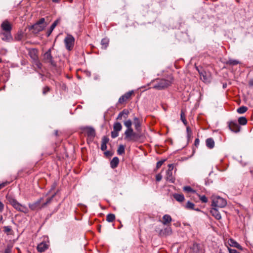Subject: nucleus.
Wrapping results in <instances>:
<instances>
[{
    "label": "nucleus",
    "mask_w": 253,
    "mask_h": 253,
    "mask_svg": "<svg viewBox=\"0 0 253 253\" xmlns=\"http://www.w3.org/2000/svg\"><path fill=\"white\" fill-rule=\"evenodd\" d=\"M192 250L194 251L195 253H198L199 251V245L197 244H194L193 245Z\"/></svg>",
    "instance_id": "obj_42"
},
{
    "label": "nucleus",
    "mask_w": 253,
    "mask_h": 253,
    "mask_svg": "<svg viewBox=\"0 0 253 253\" xmlns=\"http://www.w3.org/2000/svg\"><path fill=\"white\" fill-rule=\"evenodd\" d=\"M216 253H225V252L222 249H219V250L217 251Z\"/></svg>",
    "instance_id": "obj_58"
},
{
    "label": "nucleus",
    "mask_w": 253,
    "mask_h": 253,
    "mask_svg": "<svg viewBox=\"0 0 253 253\" xmlns=\"http://www.w3.org/2000/svg\"><path fill=\"white\" fill-rule=\"evenodd\" d=\"M227 243L231 247H235L240 250H243V249L240 245L232 239H229L227 241Z\"/></svg>",
    "instance_id": "obj_17"
},
{
    "label": "nucleus",
    "mask_w": 253,
    "mask_h": 253,
    "mask_svg": "<svg viewBox=\"0 0 253 253\" xmlns=\"http://www.w3.org/2000/svg\"><path fill=\"white\" fill-rule=\"evenodd\" d=\"M43 61L45 63H49L51 66L55 67L56 62L53 60L51 54V48H49L43 55Z\"/></svg>",
    "instance_id": "obj_5"
},
{
    "label": "nucleus",
    "mask_w": 253,
    "mask_h": 253,
    "mask_svg": "<svg viewBox=\"0 0 253 253\" xmlns=\"http://www.w3.org/2000/svg\"><path fill=\"white\" fill-rule=\"evenodd\" d=\"M169 169L166 172V179L167 180L171 182V183H173L174 181V178L172 176V170L173 169V164H169L168 165Z\"/></svg>",
    "instance_id": "obj_10"
},
{
    "label": "nucleus",
    "mask_w": 253,
    "mask_h": 253,
    "mask_svg": "<svg viewBox=\"0 0 253 253\" xmlns=\"http://www.w3.org/2000/svg\"><path fill=\"white\" fill-rule=\"evenodd\" d=\"M121 113L123 116V118L126 119L128 116L129 111L127 109H124Z\"/></svg>",
    "instance_id": "obj_40"
},
{
    "label": "nucleus",
    "mask_w": 253,
    "mask_h": 253,
    "mask_svg": "<svg viewBox=\"0 0 253 253\" xmlns=\"http://www.w3.org/2000/svg\"><path fill=\"white\" fill-rule=\"evenodd\" d=\"M228 126L229 129L233 132L237 133L240 130V126L236 122H230L229 123Z\"/></svg>",
    "instance_id": "obj_13"
},
{
    "label": "nucleus",
    "mask_w": 253,
    "mask_h": 253,
    "mask_svg": "<svg viewBox=\"0 0 253 253\" xmlns=\"http://www.w3.org/2000/svg\"><path fill=\"white\" fill-rule=\"evenodd\" d=\"M226 87V84L225 85H223V87Z\"/></svg>",
    "instance_id": "obj_63"
},
{
    "label": "nucleus",
    "mask_w": 253,
    "mask_h": 253,
    "mask_svg": "<svg viewBox=\"0 0 253 253\" xmlns=\"http://www.w3.org/2000/svg\"><path fill=\"white\" fill-rule=\"evenodd\" d=\"M9 183V182L5 181V182H2V183L0 184V190L1 189L3 188V187H4L5 186H6V185H7Z\"/></svg>",
    "instance_id": "obj_47"
},
{
    "label": "nucleus",
    "mask_w": 253,
    "mask_h": 253,
    "mask_svg": "<svg viewBox=\"0 0 253 253\" xmlns=\"http://www.w3.org/2000/svg\"><path fill=\"white\" fill-rule=\"evenodd\" d=\"M210 212L211 215L214 216L216 219H220L221 218V214H220L218 211L215 208V207L212 208L211 211Z\"/></svg>",
    "instance_id": "obj_18"
},
{
    "label": "nucleus",
    "mask_w": 253,
    "mask_h": 253,
    "mask_svg": "<svg viewBox=\"0 0 253 253\" xmlns=\"http://www.w3.org/2000/svg\"><path fill=\"white\" fill-rule=\"evenodd\" d=\"M125 126L127 127L126 130L132 129V128L131 127L132 122L130 120H128L125 122L124 123Z\"/></svg>",
    "instance_id": "obj_31"
},
{
    "label": "nucleus",
    "mask_w": 253,
    "mask_h": 253,
    "mask_svg": "<svg viewBox=\"0 0 253 253\" xmlns=\"http://www.w3.org/2000/svg\"><path fill=\"white\" fill-rule=\"evenodd\" d=\"M194 144L195 146H197L199 144V139L197 138L195 139Z\"/></svg>",
    "instance_id": "obj_57"
},
{
    "label": "nucleus",
    "mask_w": 253,
    "mask_h": 253,
    "mask_svg": "<svg viewBox=\"0 0 253 253\" xmlns=\"http://www.w3.org/2000/svg\"><path fill=\"white\" fill-rule=\"evenodd\" d=\"M4 210V205L0 201V212H2Z\"/></svg>",
    "instance_id": "obj_52"
},
{
    "label": "nucleus",
    "mask_w": 253,
    "mask_h": 253,
    "mask_svg": "<svg viewBox=\"0 0 253 253\" xmlns=\"http://www.w3.org/2000/svg\"><path fill=\"white\" fill-rule=\"evenodd\" d=\"M1 35L2 36L1 39L3 41H8L11 39L10 32H4V33H2Z\"/></svg>",
    "instance_id": "obj_25"
},
{
    "label": "nucleus",
    "mask_w": 253,
    "mask_h": 253,
    "mask_svg": "<svg viewBox=\"0 0 253 253\" xmlns=\"http://www.w3.org/2000/svg\"><path fill=\"white\" fill-rule=\"evenodd\" d=\"M5 86L4 85L2 87H0V89H1V90H4L5 89Z\"/></svg>",
    "instance_id": "obj_61"
},
{
    "label": "nucleus",
    "mask_w": 253,
    "mask_h": 253,
    "mask_svg": "<svg viewBox=\"0 0 253 253\" xmlns=\"http://www.w3.org/2000/svg\"><path fill=\"white\" fill-rule=\"evenodd\" d=\"M107 149V145L106 144H105V143H101V149L102 150V151H105Z\"/></svg>",
    "instance_id": "obj_49"
},
{
    "label": "nucleus",
    "mask_w": 253,
    "mask_h": 253,
    "mask_svg": "<svg viewBox=\"0 0 253 253\" xmlns=\"http://www.w3.org/2000/svg\"><path fill=\"white\" fill-rule=\"evenodd\" d=\"M50 90L49 87L46 86L43 88L42 89V94L43 95H45L47 92H48Z\"/></svg>",
    "instance_id": "obj_43"
},
{
    "label": "nucleus",
    "mask_w": 253,
    "mask_h": 253,
    "mask_svg": "<svg viewBox=\"0 0 253 253\" xmlns=\"http://www.w3.org/2000/svg\"><path fill=\"white\" fill-rule=\"evenodd\" d=\"M43 198H41L35 203H29L28 205L29 208L32 211H37L42 209V208H43L42 204L41 205V202Z\"/></svg>",
    "instance_id": "obj_9"
},
{
    "label": "nucleus",
    "mask_w": 253,
    "mask_h": 253,
    "mask_svg": "<svg viewBox=\"0 0 253 253\" xmlns=\"http://www.w3.org/2000/svg\"><path fill=\"white\" fill-rule=\"evenodd\" d=\"M206 145L209 148L212 149L214 147V141L212 138H208L206 140Z\"/></svg>",
    "instance_id": "obj_23"
},
{
    "label": "nucleus",
    "mask_w": 253,
    "mask_h": 253,
    "mask_svg": "<svg viewBox=\"0 0 253 253\" xmlns=\"http://www.w3.org/2000/svg\"><path fill=\"white\" fill-rule=\"evenodd\" d=\"M133 124L137 131L140 132L141 131V124L139 119L138 118L135 117L134 118Z\"/></svg>",
    "instance_id": "obj_21"
},
{
    "label": "nucleus",
    "mask_w": 253,
    "mask_h": 253,
    "mask_svg": "<svg viewBox=\"0 0 253 253\" xmlns=\"http://www.w3.org/2000/svg\"><path fill=\"white\" fill-rule=\"evenodd\" d=\"M1 28L5 32H10L12 29L11 25L7 20H4L1 23Z\"/></svg>",
    "instance_id": "obj_14"
},
{
    "label": "nucleus",
    "mask_w": 253,
    "mask_h": 253,
    "mask_svg": "<svg viewBox=\"0 0 253 253\" xmlns=\"http://www.w3.org/2000/svg\"><path fill=\"white\" fill-rule=\"evenodd\" d=\"M46 25L44 18H42L33 26V28L35 33H38L43 30Z\"/></svg>",
    "instance_id": "obj_6"
},
{
    "label": "nucleus",
    "mask_w": 253,
    "mask_h": 253,
    "mask_svg": "<svg viewBox=\"0 0 253 253\" xmlns=\"http://www.w3.org/2000/svg\"><path fill=\"white\" fill-rule=\"evenodd\" d=\"M180 118H181V120L182 121V122L185 124L186 125V123H187V121H186V118H185V114L183 112V111H181V113H180Z\"/></svg>",
    "instance_id": "obj_37"
},
{
    "label": "nucleus",
    "mask_w": 253,
    "mask_h": 253,
    "mask_svg": "<svg viewBox=\"0 0 253 253\" xmlns=\"http://www.w3.org/2000/svg\"><path fill=\"white\" fill-rule=\"evenodd\" d=\"M54 196V195H53L51 197L48 198L47 199L46 202L45 203H44L42 204L43 207H45L47 204H49L51 202V201L52 200V199Z\"/></svg>",
    "instance_id": "obj_45"
},
{
    "label": "nucleus",
    "mask_w": 253,
    "mask_h": 253,
    "mask_svg": "<svg viewBox=\"0 0 253 253\" xmlns=\"http://www.w3.org/2000/svg\"><path fill=\"white\" fill-rule=\"evenodd\" d=\"M109 42V39H108L107 38H104L102 39L101 44L102 46V48L104 49H106L108 45Z\"/></svg>",
    "instance_id": "obj_27"
},
{
    "label": "nucleus",
    "mask_w": 253,
    "mask_h": 253,
    "mask_svg": "<svg viewBox=\"0 0 253 253\" xmlns=\"http://www.w3.org/2000/svg\"><path fill=\"white\" fill-rule=\"evenodd\" d=\"M238 123L241 125H245L247 123V120L244 117H241L238 119Z\"/></svg>",
    "instance_id": "obj_30"
},
{
    "label": "nucleus",
    "mask_w": 253,
    "mask_h": 253,
    "mask_svg": "<svg viewBox=\"0 0 253 253\" xmlns=\"http://www.w3.org/2000/svg\"><path fill=\"white\" fill-rule=\"evenodd\" d=\"M58 23V20L54 21L50 27V32L55 28Z\"/></svg>",
    "instance_id": "obj_46"
},
{
    "label": "nucleus",
    "mask_w": 253,
    "mask_h": 253,
    "mask_svg": "<svg viewBox=\"0 0 253 253\" xmlns=\"http://www.w3.org/2000/svg\"><path fill=\"white\" fill-rule=\"evenodd\" d=\"M195 205L190 201L187 202L186 205V208L189 210H195L194 209Z\"/></svg>",
    "instance_id": "obj_34"
},
{
    "label": "nucleus",
    "mask_w": 253,
    "mask_h": 253,
    "mask_svg": "<svg viewBox=\"0 0 253 253\" xmlns=\"http://www.w3.org/2000/svg\"><path fill=\"white\" fill-rule=\"evenodd\" d=\"M226 205L227 202L225 199L218 196H213L212 197L211 206L213 207L223 208Z\"/></svg>",
    "instance_id": "obj_4"
},
{
    "label": "nucleus",
    "mask_w": 253,
    "mask_h": 253,
    "mask_svg": "<svg viewBox=\"0 0 253 253\" xmlns=\"http://www.w3.org/2000/svg\"><path fill=\"white\" fill-rule=\"evenodd\" d=\"M164 162V161H160L158 162L157 163V168H160L161 167V166L163 165Z\"/></svg>",
    "instance_id": "obj_51"
},
{
    "label": "nucleus",
    "mask_w": 253,
    "mask_h": 253,
    "mask_svg": "<svg viewBox=\"0 0 253 253\" xmlns=\"http://www.w3.org/2000/svg\"><path fill=\"white\" fill-rule=\"evenodd\" d=\"M52 1L54 2H59L60 0H52Z\"/></svg>",
    "instance_id": "obj_60"
},
{
    "label": "nucleus",
    "mask_w": 253,
    "mask_h": 253,
    "mask_svg": "<svg viewBox=\"0 0 253 253\" xmlns=\"http://www.w3.org/2000/svg\"><path fill=\"white\" fill-rule=\"evenodd\" d=\"M83 132L87 137V139L92 141L95 135V131L93 128L91 127H85L83 129Z\"/></svg>",
    "instance_id": "obj_8"
},
{
    "label": "nucleus",
    "mask_w": 253,
    "mask_h": 253,
    "mask_svg": "<svg viewBox=\"0 0 253 253\" xmlns=\"http://www.w3.org/2000/svg\"><path fill=\"white\" fill-rule=\"evenodd\" d=\"M12 247L11 245H8L4 251V253H11Z\"/></svg>",
    "instance_id": "obj_39"
},
{
    "label": "nucleus",
    "mask_w": 253,
    "mask_h": 253,
    "mask_svg": "<svg viewBox=\"0 0 253 253\" xmlns=\"http://www.w3.org/2000/svg\"><path fill=\"white\" fill-rule=\"evenodd\" d=\"M123 117V116L122 115V114H121V113L120 112L118 115V117L117 118V120H122V118Z\"/></svg>",
    "instance_id": "obj_54"
},
{
    "label": "nucleus",
    "mask_w": 253,
    "mask_h": 253,
    "mask_svg": "<svg viewBox=\"0 0 253 253\" xmlns=\"http://www.w3.org/2000/svg\"><path fill=\"white\" fill-rule=\"evenodd\" d=\"M119 163V160L118 157H115L113 158L110 162L111 167L112 169H115L117 167Z\"/></svg>",
    "instance_id": "obj_22"
},
{
    "label": "nucleus",
    "mask_w": 253,
    "mask_h": 253,
    "mask_svg": "<svg viewBox=\"0 0 253 253\" xmlns=\"http://www.w3.org/2000/svg\"><path fill=\"white\" fill-rule=\"evenodd\" d=\"M197 195L199 197L200 200L202 203H206L208 202V198L205 195H200L197 194Z\"/></svg>",
    "instance_id": "obj_36"
},
{
    "label": "nucleus",
    "mask_w": 253,
    "mask_h": 253,
    "mask_svg": "<svg viewBox=\"0 0 253 253\" xmlns=\"http://www.w3.org/2000/svg\"><path fill=\"white\" fill-rule=\"evenodd\" d=\"M186 131L188 139H190L192 136V131L189 126L186 127Z\"/></svg>",
    "instance_id": "obj_38"
},
{
    "label": "nucleus",
    "mask_w": 253,
    "mask_h": 253,
    "mask_svg": "<svg viewBox=\"0 0 253 253\" xmlns=\"http://www.w3.org/2000/svg\"><path fill=\"white\" fill-rule=\"evenodd\" d=\"M108 141V139L107 138L104 137L102 139V142L101 143H105V144H107V143Z\"/></svg>",
    "instance_id": "obj_55"
},
{
    "label": "nucleus",
    "mask_w": 253,
    "mask_h": 253,
    "mask_svg": "<svg viewBox=\"0 0 253 253\" xmlns=\"http://www.w3.org/2000/svg\"><path fill=\"white\" fill-rule=\"evenodd\" d=\"M2 219H3L2 216L0 214V223L2 222Z\"/></svg>",
    "instance_id": "obj_59"
},
{
    "label": "nucleus",
    "mask_w": 253,
    "mask_h": 253,
    "mask_svg": "<svg viewBox=\"0 0 253 253\" xmlns=\"http://www.w3.org/2000/svg\"><path fill=\"white\" fill-rule=\"evenodd\" d=\"M49 247V244L46 242H42L37 246V250L40 253L44 252Z\"/></svg>",
    "instance_id": "obj_15"
},
{
    "label": "nucleus",
    "mask_w": 253,
    "mask_h": 253,
    "mask_svg": "<svg viewBox=\"0 0 253 253\" xmlns=\"http://www.w3.org/2000/svg\"><path fill=\"white\" fill-rule=\"evenodd\" d=\"M140 138V135L133 131V129L126 130L125 132V139L127 141L136 142Z\"/></svg>",
    "instance_id": "obj_3"
},
{
    "label": "nucleus",
    "mask_w": 253,
    "mask_h": 253,
    "mask_svg": "<svg viewBox=\"0 0 253 253\" xmlns=\"http://www.w3.org/2000/svg\"><path fill=\"white\" fill-rule=\"evenodd\" d=\"M229 63L230 64L232 65H237L238 64L239 62L236 60H230L229 61Z\"/></svg>",
    "instance_id": "obj_53"
},
{
    "label": "nucleus",
    "mask_w": 253,
    "mask_h": 253,
    "mask_svg": "<svg viewBox=\"0 0 253 253\" xmlns=\"http://www.w3.org/2000/svg\"><path fill=\"white\" fill-rule=\"evenodd\" d=\"M11 231V228L10 226H6L3 227V231L4 233L8 234L9 232Z\"/></svg>",
    "instance_id": "obj_41"
},
{
    "label": "nucleus",
    "mask_w": 253,
    "mask_h": 253,
    "mask_svg": "<svg viewBox=\"0 0 253 253\" xmlns=\"http://www.w3.org/2000/svg\"><path fill=\"white\" fill-rule=\"evenodd\" d=\"M172 233V230L170 227H167L164 230H161L159 231V235L161 236H166L169 235Z\"/></svg>",
    "instance_id": "obj_16"
},
{
    "label": "nucleus",
    "mask_w": 253,
    "mask_h": 253,
    "mask_svg": "<svg viewBox=\"0 0 253 253\" xmlns=\"http://www.w3.org/2000/svg\"><path fill=\"white\" fill-rule=\"evenodd\" d=\"M119 135V131H116L113 129V130L111 132V137L113 138H115L117 137Z\"/></svg>",
    "instance_id": "obj_44"
},
{
    "label": "nucleus",
    "mask_w": 253,
    "mask_h": 253,
    "mask_svg": "<svg viewBox=\"0 0 253 253\" xmlns=\"http://www.w3.org/2000/svg\"><path fill=\"white\" fill-rule=\"evenodd\" d=\"M250 84L252 85H253V80L250 82Z\"/></svg>",
    "instance_id": "obj_62"
},
{
    "label": "nucleus",
    "mask_w": 253,
    "mask_h": 253,
    "mask_svg": "<svg viewBox=\"0 0 253 253\" xmlns=\"http://www.w3.org/2000/svg\"><path fill=\"white\" fill-rule=\"evenodd\" d=\"M173 197L177 201L179 202H183L185 199L184 195L182 194H174L173 195Z\"/></svg>",
    "instance_id": "obj_24"
},
{
    "label": "nucleus",
    "mask_w": 253,
    "mask_h": 253,
    "mask_svg": "<svg viewBox=\"0 0 253 253\" xmlns=\"http://www.w3.org/2000/svg\"><path fill=\"white\" fill-rule=\"evenodd\" d=\"M196 69L199 73L200 79L201 80H202L205 83H210V76L208 75V74L206 73V72H205V71H203V70H202V71L199 70V69H198V67H196Z\"/></svg>",
    "instance_id": "obj_12"
},
{
    "label": "nucleus",
    "mask_w": 253,
    "mask_h": 253,
    "mask_svg": "<svg viewBox=\"0 0 253 253\" xmlns=\"http://www.w3.org/2000/svg\"><path fill=\"white\" fill-rule=\"evenodd\" d=\"M122 128V125L120 123L116 122L114 123L113 126V129L116 131H120Z\"/></svg>",
    "instance_id": "obj_26"
},
{
    "label": "nucleus",
    "mask_w": 253,
    "mask_h": 253,
    "mask_svg": "<svg viewBox=\"0 0 253 253\" xmlns=\"http://www.w3.org/2000/svg\"><path fill=\"white\" fill-rule=\"evenodd\" d=\"M117 153L121 155L125 153V146L123 145H120L118 149Z\"/></svg>",
    "instance_id": "obj_32"
},
{
    "label": "nucleus",
    "mask_w": 253,
    "mask_h": 253,
    "mask_svg": "<svg viewBox=\"0 0 253 253\" xmlns=\"http://www.w3.org/2000/svg\"><path fill=\"white\" fill-rule=\"evenodd\" d=\"M29 54L32 60H36L39 59L38 50L36 49H32L29 51Z\"/></svg>",
    "instance_id": "obj_19"
},
{
    "label": "nucleus",
    "mask_w": 253,
    "mask_h": 253,
    "mask_svg": "<svg viewBox=\"0 0 253 253\" xmlns=\"http://www.w3.org/2000/svg\"><path fill=\"white\" fill-rule=\"evenodd\" d=\"M6 200L9 204L17 211L22 212L24 213L29 212V209L24 205L19 203L15 198L11 196L6 195Z\"/></svg>",
    "instance_id": "obj_2"
},
{
    "label": "nucleus",
    "mask_w": 253,
    "mask_h": 253,
    "mask_svg": "<svg viewBox=\"0 0 253 253\" xmlns=\"http://www.w3.org/2000/svg\"><path fill=\"white\" fill-rule=\"evenodd\" d=\"M183 190L187 193H195L196 192L190 186H187L183 187Z\"/></svg>",
    "instance_id": "obj_33"
},
{
    "label": "nucleus",
    "mask_w": 253,
    "mask_h": 253,
    "mask_svg": "<svg viewBox=\"0 0 253 253\" xmlns=\"http://www.w3.org/2000/svg\"><path fill=\"white\" fill-rule=\"evenodd\" d=\"M64 43L66 49L70 51L71 50L74 45L75 39L71 35H68L64 39Z\"/></svg>",
    "instance_id": "obj_7"
},
{
    "label": "nucleus",
    "mask_w": 253,
    "mask_h": 253,
    "mask_svg": "<svg viewBox=\"0 0 253 253\" xmlns=\"http://www.w3.org/2000/svg\"><path fill=\"white\" fill-rule=\"evenodd\" d=\"M115 219V215L114 214L110 213L108 214L106 216V220L108 222H113Z\"/></svg>",
    "instance_id": "obj_28"
},
{
    "label": "nucleus",
    "mask_w": 253,
    "mask_h": 253,
    "mask_svg": "<svg viewBox=\"0 0 253 253\" xmlns=\"http://www.w3.org/2000/svg\"><path fill=\"white\" fill-rule=\"evenodd\" d=\"M162 175L160 173H159L156 175V181H160L162 179Z\"/></svg>",
    "instance_id": "obj_48"
},
{
    "label": "nucleus",
    "mask_w": 253,
    "mask_h": 253,
    "mask_svg": "<svg viewBox=\"0 0 253 253\" xmlns=\"http://www.w3.org/2000/svg\"><path fill=\"white\" fill-rule=\"evenodd\" d=\"M33 63L35 66H36L38 69H41L42 68V65L39 59H37L36 60H33Z\"/></svg>",
    "instance_id": "obj_35"
},
{
    "label": "nucleus",
    "mask_w": 253,
    "mask_h": 253,
    "mask_svg": "<svg viewBox=\"0 0 253 253\" xmlns=\"http://www.w3.org/2000/svg\"><path fill=\"white\" fill-rule=\"evenodd\" d=\"M15 39L17 40V41H19L22 38V36L21 35H17V36L15 37Z\"/></svg>",
    "instance_id": "obj_56"
},
{
    "label": "nucleus",
    "mask_w": 253,
    "mask_h": 253,
    "mask_svg": "<svg viewBox=\"0 0 253 253\" xmlns=\"http://www.w3.org/2000/svg\"><path fill=\"white\" fill-rule=\"evenodd\" d=\"M133 93V91H129L128 92H127L125 94L121 96L118 101V103L120 104H124V103L126 102L127 100L130 99L131 96Z\"/></svg>",
    "instance_id": "obj_11"
},
{
    "label": "nucleus",
    "mask_w": 253,
    "mask_h": 253,
    "mask_svg": "<svg viewBox=\"0 0 253 253\" xmlns=\"http://www.w3.org/2000/svg\"><path fill=\"white\" fill-rule=\"evenodd\" d=\"M172 82L173 78L171 77H169L168 79H157L153 82L154 84L152 88L157 90H162L171 85Z\"/></svg>",
    "instance_id": "obj_1"
},
{
    "label": "nucleus",
    "mask_w": 253,
    "mask_h": 253,
    "mask_svg": "<svg viewBox=\"0 0 253 253\" xmlns=\"http://www.w3.org/2000/svg\"><path fill=\"white\" fill-rule=\"evenodd\" d=\"M228 250L229 251V253H240L237 250L235 249H232L231 248H228Z\"/></svg>",
    "instance_id": "obj_50"
},
{
    "label": "nucleus",
    "mask_w": 253,
    "mask_h": 253,
    "mask_svg": "<svg viewBox=\"0 0 253 253\" xmlns=\"http://www.w3.org/2000/svg\"><path fill=\"white\" fill-rule=\"evenodd\" d=\"M248 110V108L246 106H242L239 107L237 110V112L239 114H244Z\"/></svg>",
    "instance_id": "obj_29"
},
{
    "label": "nucleus",
    "mask_w": 253,
    "mask_h": 253,
    "mask_svg": "<svg viewBox=\"0 0 253 253\" xmlns=\"http://www.w3.org/2000/svg\"><path fill=\"white\" fill-rule=\"evenodd\" d=\"M0 91H1V89H0Z\"/></svg>",
    "instance_id": "obj_64"
},
{
    "label": "nucleus",
    "mask_w": 253,
    "mask_h": 253,
    "mask_svg": "<svg viewBox=\"0 0 253 253\" xmlns=\"http://www.w3.org/2000/svg\"><path fill=\"white\" fill-rule=\"evenodd\" d=\"M172 221L171 216L169 214H165L163 217V220L162 221L164 225H169Z\"/></svg>",
    "instance_id": "obj_20"
}]
</instances>
